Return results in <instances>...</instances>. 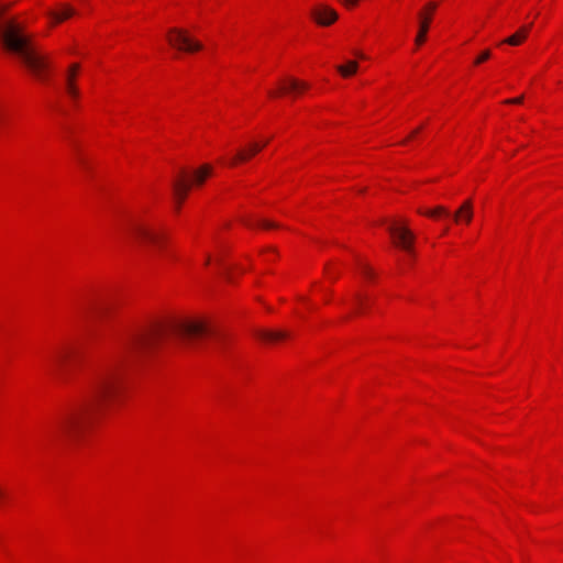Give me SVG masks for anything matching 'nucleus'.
Returning <instances> with one entry per match:
<instances>
[{"label": "nucleus", "mask_w": 563, "mask_h": 563, "mask_svg": "<svg viewBox=\"0 0 563 563\" xmlns=\"http://www.w3.org/2000/svg\"><path fill=\"white\" fill-rule=\"evenodd\" d=\"M312 16L320 25H330L338 19V13L329 7H320L312 11Z\"/></svg>", "instance_id": "obj_10"}, {"label": "nucleus", "mask_w": 563, "mask_h": 563, "mask_svg": "<svg viewBox=\"0 0 563 563\" xmlns=\"http://www.w3.org/2000/svg\"><path fill=\"white\" fill-rule=\"evenodd\" d=\"M437 8H438V3L435 1H430L424 5L423 10H421L418 13L419 30H418V34L416 36V44L418 46L423 44L426 41L427 33L429 31V26H430V23L432 20V14L437 10Z\"/></svg>", "instance_id": "obj_8"}, {"label": "nucleus", "mask_w": 563, "mask_h": 563, "mask_svg": "<svg viewBox=\"0 0 563 563\" xmlns=\"http://www.w3.org/2000/svg\"><path fill=\"white\" fill-rule=\"evenodd\" d=\"M362 273L365 277L372 278L374 276L373 271L367 265H361Z\"/></svg>", "instance_id": "obj_25"}, {"label": "nucleus", "mask_w": 563, "mask_h": 563, "mask_svg": "<svg viewBox=\"0 0 563 563\" xmlns=\"http://www.w3.org/2000/svg\"><path fill=\"white\" fill-rule=\"evenodd\" d=\"M121 375L117 366L99 372L91 380L81 404L58 422L56 438L75 439L100 417L120 393Z\"/></svg>", "instance_id": "obj_1"}, {"label": "nucleus", "mask_w": 563, "mask_h": 563, "mask_svg": "<svg viewBox=\"0 0 563 563\" xmlns=\"http://www.w3.org/2000/svg\"><path fill=\"white\" fill-rule=\"evenodd\" d=\"M74 353L75 351L73 347H63L58 350L52 357V371L57 375H62Z\"/></svg>", "instance_id": "obj_9"}, {"label": "nucleus", "mask_w": 563, "mask_h": 563, "mask_svg": "<svg viewBox=\"0 0 563 563\" xmlns=\"http://www.w3.org/2000/svg\"><path fill=\"white\" fill-rule=\"evenodd\" d=\"M109 308L107 306H98L91 311V321L96 328L93 331H98L99 325H102L103 320L108 314Z\"/></svg>", "instance_id": "obj_17"}, {"label": "nucleus", "mask_w": 563, "mask_h": 563, "mask_svg": "<svg viewBox=\"0 0 563 563\" xmlns=\"http://www.w3.org/2000/svg\"><path fill=\"white\" fill-rule=\"evenodd\" d=\"M356 55H357L358 57H361V58H363V57H364V55H363V54H361V53H357Z\"/></svg>", "instance_id": "obj_31"}, {"label": "nucleus", "mask_w": 563, "mask_h": 563, "mask_svg": "<svg viewBox=\"0 0 563 563\" xmlns=\"http://www.w3.org/2000/svg\"><path fill=\"white\" fill-rule=\"evenodd\" d=\"M268 93H269V96H272V97L277 96V92H274V91H269Z\"/></svg>", "instance_id": "obj_29"}, {"label": "nucleus", "mask_w": 563, "mask_h": 563, "mask_svg": "<svg viewBox=\"0 0 563 563\" xmlns=\"http://www.w3.org/2000/svg\"><path fill=\"white\" fill-rule=\"evenodd\" d=\"M456 223L464 221L468 224L473 219V202L471 199L465 200L462 206L453 214Z\"/></svg>", "instance_id": "obj_12"}, {"label": "nucleus", "mask_w": 563, "mask_h": 563, "mask_svg": "<svg viewBox=\"0 0 563 563\" xmlns=\"http://www.w3.org/2000/svg\"><path fill=\"white\" fill-rule=\"evenodd\" d=\"M357 68H358V64L354 60H350V62H347L346 65H340L336 67L338 71L343 77L352 76L353 74L356 73Z\"/></svg>", "instance_id": "obj_19"}, {"label": "nucleus", "mask_w": 563, "mask_h": 563, "mask_svg": "<svg viewBox=\"0 0 563 563\" xmlns=\"http://www.w3.org/2000/svg\"><path fill=\"white\" fill-rule=\"evenodd\" d=\"M71 14H73V10L70 8H66L63 12H59V13L55 12L52 15L56 22H62L65 19H68L69 16H71Z\"/></svg>", "instance_id": "obj_21"}, {"label": "nucleus", "mask_w": 563, "mask_h": 563, "mask_svg": "<svg viewBox=\"0 0 563 563\" xmlns=\"http://www.w3.org/2000/svg\"><path fill=\"white\" fill-rule=\"evenodd\" d=\"M167 40L173 47L179 51L190 53L202 48L199 42L192 40L185 31L179 29H170L167 34Z\"/></svg>", "instance_id": "obj_7"}, {"label": "nucleus", "mask_w": 563, "mask_h": 563, "mask_svg": "<svg viewBox=\"0 0 563 563\" xmlns=\"http://www.w3.org/2000/svg\"><path fill=\"white\" fill-rule=\"evenodd\" d=\"M78 69H79V64H73L66 74V90H67V93L74 98H76L78 96V90L74 84L75 76H76Z\"/></svg>", "instance_id": "obj_16"}, {"label": "nucleus", "mask_w": 563, "mask_h": 563, "mask_svg": "<svg viewBox=\"0 0 563 563\" xmlns=\"http://www.w3.org/2000/svg\"><path fill=\"white\" fill-rule=\"evenodd\" d=\"M419 130H420V129L415 130V131L411 133L410 137H411L412 135L417 134V133L419 132Z\"/></svg>", "instance_id": "obj_30"}, {"label": "nucleus", "mask_w": 563, "mask_h": 563, "mask_svg": "<svg viewBox=\"0 0 563 563\" xmlns=\"http://www.w3.org/2000/svg\"><path fill=\"white\" fill-rule=\"evenodd\" d=\"M308 88L309 85L307 82L300 81L296 78H288L287 80L280 84L279 93L299 92L307 90Z\"/></svg>", "instance_id": "obj_13"}, {"label": "nucleus", "mask_w": 563, "mask_h": 563, "mask_svg": "<svg viewBox=\"0 0 563 563\" xmlns=\"http://www.w3.org/2000/svg\"><path fill=\"white\" fill-rule=\"evenodd\" d=\"M8 498H9L8 492L2 486H0V508L4 506Z\"/></svg>", "instance_id": "obj_23"}, {"label": "nucleus", "mask_w": 563, "mask_h": 563, "mask_svg": "<svg viewBox=\"0 0 563 563\" xmlns=\"http://www.w3.org/2000/svg\"><path fill=\"white\" fill-rule=\"evenodd\" d=\"M489 57H490V51L486 49L475 59V64L478 65V64L487 60Z\"/></svg>", "instance_id": "obj_22"}, {"label": "nucleus", "mask_w": 563, "mask_h": 563, "mask_svg": "<svg viewBox=\"0 0 563 563\" xmlns=\"http://www.w3.org/2000/svg\"><path fill=\"white\" fill-rule=\"evenodd\" d=\"M130 234L140 245L162 250L166 235L164 231L143 221H133L130 224Z\"/></svg>", "instance_id": "obj_5"}, {"label": "nucleus", "mask_w": 563, "mask_h": 563, "mask_svg": "<svg viewBox=\"0 0 563 563\" xmlns=\"http://www.w3.org/2000/svg\"><path fill=\"white\" fill-rule=\"evenodd\" d=\"M255 336L264 342H277L289 336L286 331L257 330Z\"/></svg>", "instance_id": "obj_15"}, {"label": "nucleus", "mask_w": 563, "mask_h": 563, "mask_svg": "<svg viewBox=\"0 0 563 563\" xmlns=\"http://www.w3.org/2000/svg\"><path fill=\"white\" fill-rule=\"evenodd\" d=\"M365 302H366V298L361 295V294H356L354 296V303H355V312L356 313H361L365 307Z\"/></svg>", "instance_id": "obj_20"}, {"label": "nucleus", "mask_w": 563, "mask_h": 563, "mask_svg": "<svg viewBox=\"0 0 563 563\" xmlns=\"http://www.w3.org/2000/svg\"><path fill=\"white\" fill-rule=\"evenodd\" d=\"M211 173L212 167L210 165H202L191 173H187L186 170L180 172V175L173 181L174 197L178 207L186 199L189 189L194 186H201Z\"/></svg>", "instance_id": "obj_4"}, {"label": "nucleus", "mask_w": 563, "mask_h": 563, "mask_svg": "<svg viewBox=\"0 0 563 563\" xmlns=\"http://www.w3.org/2000/svg\"><path fill=\"white\" fill-rule=\"evenodd\" d=\"M522 101H523V96H520V97H517V98L507 99V100H505V103H508V104H519Z\"/></svg>", "instance_id": "obj_26"}, {"label": "nucleus", "mask_w": 563, "mask_h": 563, "mask_svg": "<svg viewBox=\"0 0 563 563\" xmlns=\"http://www.w3.org/2000/svg\"><path fill=\"white\" fill-rule=\"evenodd\" d=\"M360 0H343L344 5L347 8H353L357 4Z\"/></svg>", "instance_id": "obj_27"}, {"label": "nucleus", "mask_w": 563, "mask_h": 563, "mask_svg": "<svg viewBox=\"0 0 563 563\" xmlns=\"http://www.w3.org/2000/svg\"><path fill=\"white\" fill-rule=\"evenodd\" d=\"M419 212L434 219L441 216L449 217L451 214L444 206H437L433 209L426 211L419 210Z\"/></svg>", "instance_id": "obj_18"}, {"label": "nucleus", "mask_w": 563, "mask_h": 563, "mask_svg": "<svg viewBox=\"0 0 563 563\" xmlns=\"http://www.w3.org/2000/svg\"><path fill=\"white\" fill-rule=\"evenodd\" d=\"M532 24L521 26L516 33L505 38L501 43L509 44L511 46L520 45L528 36Z\"/></svg>", "instance_id": "obj_14"}, {"label": "nucleus", "mask_w": 563, "mask_h": 563, "mask_svg": "<svg viewBox=\"0 0 563 563\" xmlns=\"http://www.w3.org/2000/svg\"><path fill=\"white\" fill-rule=\"evenodd\" d=\"M1 37L7 49L15 54L35 76L43 77L47 66L45 57L31 46L29 38L22 34L18 26L10 24L3 27Z\"/></svg>", "instance_id": "obj_3"}, {"label": "nucleus", "mask_w": 563, "mask_h": 563, "mask_svg": "<svg viewBox=\"0 0 563 563\" xmlns=\"http://www.w3.org/2000/svg\"><path fill=\"white\" fill-rule=\"evenodd\" d=\"M5 114V108L4 104L0 101V123L2 122Z\"/></svg>", "instance_id": "obj_28"}, {"label": "nucleus", "mask_w": 563, "mask_h": 563, "mask_svg": "<svg viewBox=\"0 0 563 563\" xmlns=\"http://www.w3.org/2000/svg\"><path fill=\"white\" fill-rule=\"evenodd\" d=\"M388 231L397 246L408 252L409 254L413 253L412 244L415 241V234L407 227L406 222L395 221L388 227Z\"/></svg>", "instance_id": "obj_6"}, {"label": "nucleus", "mask_w": 563, "mask_h": 563, "mask_svg": "<svg viewBox=\"0 0 563 563\" xmlns=\"http://www.w3.org/2000/svg\"><path fill=\"white\" fill-rule=\"evenodd\" d=\"M268 143V141H265L264 143L260 144V143H256V142H253L249 145L247 148L245 150H241L236 153V155L233 157L232 162H231V165H235L236 163L239 162H246L247 159H250L252 156H254L255 154H257L260 151H262V148L264 146H266V144Z\"/></svg>", "instance_id": "obj_11"}, {"label": "nucleus", "mask_w": 563, "mask_h": 563, "mask_svg": "<svg viewBox=\"0 0 563 563\" xmlns=\"http://www.w3.org/2000/svg\"><path fill=\"white\" fill-rule=\"evenodd\" d=\"M216 333L214 329L202 320L184 321L172 325H162L147 332L135 333L126 339L120 357H137L148 354L157 342L166 335L175 334L188 344L198 342Z\"/></svg>", "instance_id": "obj_2"}, {"label": "nucleus", "mask_w": 563, "mask_h": 563, "mask_svg": "<svg viewBox=\"0 0 563 563\" xmlns=\"http://www.w3.org/2000/svg\"><path fill=\"white\" fill-rule=\"evenodd\" d=\"M257 224L264 229H272V228L278 227L276 223L268 221V220H258Z\"/></svg>", "instance_id": "obj_24"}]
</instances>
